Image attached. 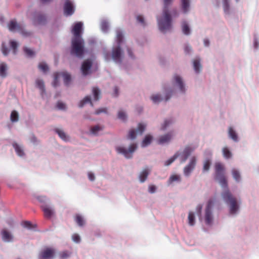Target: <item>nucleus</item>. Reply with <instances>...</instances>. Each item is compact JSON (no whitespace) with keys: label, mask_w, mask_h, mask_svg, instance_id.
Masks as SVG:
<instances>
[{"label":"nucleus","mask_w":259,"mask_h":259,"mask_svg":"<svg viewBox=\"0 0 259 259\" xmlns=\"http://www.w3.org/2000/svg\"><path fill=\"white\" fill-rule=\"evenodd\" d=\"M1 50H2V52L3 54L5 56H7L9 54V50L7 48V47L6 46L5 43H4V42L2 45Z\"/></svg>","instance_id":"obj_52"},{"label":"nucleus","mask_w":259,"mask_h":259,"mask_svg":"<svg viewBox=\"0 0 259 259\" xmlns=\"http://www.w3.org/2000/svg\"><path fill=\"white\" fill-rule=\"evenodd\" d=\"M126 115L124 112L123 111H119L118 113V118L123 121H124L126 119Z\"/></svg>","instance_id":"obj_50"},{"label":"nucleus","mask_w":259,"mask_h":259,"mask_svg":"<svg viewBox=\"0 0 259 259\" xmlns=\"http://www.w3.org/2000/svg\"><path fill=\"white\" fill-rule=\"evenodd\" d=\"M72 239L73 240L76 242V243H78L80 241V237L77 234H74L72 235Z\"/></svg>","instance_id":"obj_59"},{"label":"nucleus","mask_w":259,"mask_h":259,"mask_svg":"<svg viewBox=\"0 0 259 259\" xmlns=\"http://www.w3.org/2000/svg\"><path fill=\"white\" fill-rule=\"evenodd\" d=\"M196 164V158L193 156L191 159L189 163L184 168V175L188 177L193 170Z\"/></svg>","instance_id":"obj_10"},{"label":"nucleus","mask_w":259,"mask_h":259,"mask_svg":"<svg viewBox=\"0 0 259 259\" xmlns=\"http://www.w3.org/2000/svg\"><path fill=\"white\" fill-rule=\"evenodd\" d=\"M84 53V41L82 38H72L70 54L78 58H82Z\"/></svg>","instance_id":"obj_2"},{"label":"nucleus","mask_w":259,"mask_h":259,"mask_svg":"<svg viewBox=\"0 0 259 259\" xmlns=\"http://www.w3.org/2000/svg\"><path fill=\"white\" fill-rule=\"evenodd\" d=\"M22 225L24 227L27 228L29 229H30L32 227V224L29 221H25V222H23Z\"/></svg>","instance_id":"obj_57"},{"label":"nucleus","mask_w":259,"mask_h":259,"mask_svg":"<svg viewBox=\"0 0 259 259\" xmlns=\"http://www.w3.org/2000/svg\"><path fill=\"white\" fill-rule=\"evenodd\" d=\"M174 80L175 83L179 87L180 91L182 92H185V88H184V85L182 78L178 75H175L174 76Z\"/></svg>","instance_id":"obj_18"},{"label":"nucleus","mask_w":259,"mask_h":259,"mask_svg":"<svg viewBox=\"0 0 259 259\" xmlns=\"http://www.w3.org/2000/svg\"><path fill=\"white\" fill-rule=\"evenodd\" d=\"M102 127L99 125H96L95 126L92 127L91 128V132L92 134L94 135H96L98 132L101 130H102Z\"/></svg>","instance_id":"obj_49"},{"label":"nucleus","mask_w":259,"mask_h":259,"mask_svg":"<svg viewBox=\"0 0 259 259\" xmlns=\"http://www.w3.org/2000/svg\"><path fill=\"white\" fill-rule=\"evenodd\" d=\"M112 58L114 61L117 63L122 62V52L120 46L114 47L112 51Z\"/></svg>","instance_id":"obj_9"},{"label":"nucleus","mask_w":259,"mask_h":259,"mask_svg":"<svg viewBox=\"0 0 259 259\" xmlns=\"http://www.w3.org/2000/svg\"><path fill=\"white\" fill-rule=\"evenodd\" d=\"M152 139V137L150 135H147L145 137L144 139L143 140L142 143V147H146L147 145H149L151 143V140Z\"/></svg>","instance_id":"obj_31"},{"label":"nucleus","mask_w":259,"mask_h":259,"mask_svg":"<svg viewBox=\"0 0 259 259\" xmlns=\"http://www.w3.org/2000/svg\"><path fill=\"white\" fill-rule=\"evenodd\" d=\"M41 208L44 211V215L46 218L50 219L53 214V211L49 206L44 205L41 206Z\"/></svg>","instance_id":"obj_20"},{"label":"nucleus","mask_w":259,"mask_h":259,"mask_svg":"<svg viewBox=\"0 0 259 259\" xmlns=\"http://www.w3.org/2000/svg\"><path fill=\"white\" fill-rule=\"evenodd\" d=\"M23 50L25 54L29 57H31L35 54L34 51L27 47H24Z\"/></svg>","instance_id":"obj_43"},{"label":"nucleus","mask_w":259,"mask_h":259,"mask_svg":"<svg viewBox=\"0 0 259 259\" xmlns=\"http://www.w3.org/2000/svg\"><path fill=\"white\" fill-rule=\"evenodd\" d=\"M88 178L91 181H93L95 180V176L92 172H89Z\"/></svg>","instance_id":"obj_63"},{"label":"nucleus","mask_w":259,"mask_h":259,"mask_svg":"<svg viewBox=\"0 0 259 259\" xmlns=\"http://www.w3.org/2000/svg\"><path fill=\"white\" fill-rule=\"evenodd\" d=\"M173 136L174 135L172 133H168L164 135L161 136L159 137L157 140L158 143L159 144H163L168 143L170 141Z\"/></svg>","instance_id":"obj_15"},{"label":"nucleus","mask_w":259,"mask_h":259,"mask_svg":"<svg viewBox=\"0 0 259 259\" xmlns=\"http://www.w3.org/2000/svg\"><path fill=\"white\" fill-rule=\"evenodd\" d=\"M156 189V187L155 186L153 185H150L148 187V191L150 193H154L155 192Z\"/></svg>","instance_id":"obj_55"},{"label":"nucleus","mask_w":259,"mask_h":259,"mask_svg":"<svg viewBox=\"0 0 259 259\" xmlns=\"http://www.w3.org/2000/svg\"><path fill=\"white\" fill-rule=\"evenodd\" d=\"M232 174L233 178L235 180L236 182H238L240 181L241 179V176L238 170L235 168L232 169Z\"/></svg>","instance_id":"obj_30"},{"label":"nucleus","mask_w":259,"mask_h":259,"mask_svg":"<svg viewBox=\"0 0 259 259\" xmlns=\"http://www.w3.org/2000/svg\"><path fill=\"white\" fill-rule=\"evenodd\" d=\"M171 14L174 17H177L178 15L177 10L174 9L171 10Z\"/></svg>","instance_id":"obj_64"},{"label":"nucleus","mask_w":259,"mask_h":259,"mask_svg":"<svg viewBox=\"0 0 259 259\" xmlns=\"http://www.w3.org/2000/svg\"><path fill=\"white\" fill-rule=\"evenodd\" d=\"M123 38L122 32L118 30L116 31V41L117 42L118 45L120 46V44L122 41V39Z\"/></svg>","instance_id":"obj_35"},{"label":"nucleus","mask_w":259,"mask_h":259,"mask_svg":"<svg viewBox=\"0 0 259 259\" xmlns=\"http://www.w3.org/2000/svg\"><path fill=\"white\" fill-rule=\"evenodd\" d=\"M13 146L15 148V150L19 156H23L24 155V152L21 147L16 143H13Z\"/></svg>","instance_id":"obj_22"},{"label":"nucleus","mask_w":259,"mask_h":259,"mask_svg":"<svg viewBox=\"0 0 259 259\" xmlns=\"http://www.w3.org/2000/svg\"><path fill=\"white\" fill-rule=\"evenodd\" d=\"M70 253L67 251H64L60 252L59 257L60 259H67L70 256Z\"/></svg>","instance_id":"obj_46"},{"label":"nucleus","mask_w":259,"mask_h":259,"mask_svg":"<svg viewBox=\"0 0 259 259\" xmlns=\"http://www.w3.org/2000/svg\"><path fill=\"white\" fill-rule=\"evenodd\" d=\"M56 250L52 247L44 248L38 254V259H53L55 256Z\"/></svg>","instance_id":"obj_6"},{"label":"nucleus","mask_w":259,"mask_h":259,"mask_svg":"<svg viewBox=\"0 0 259 259\" xmlns=\"http://www.w3.org/2000/svg\"><path fill=\"white\" fill-rule=\"evenodd\" d=\"M136 131L134 129H131L129 131L127 135V138L131 140H134L136 137Z\"/></svg>","instance_id":"obj_44"},{"label":"nucleus","mask_w":259,"mask_h":259,"mask_svg":"<svg viewBox=\"0 0 259 259\" xmlns=\"http://www.w3.org/2000/svg\"><path fill=\"white\" fill-rule=\"evenodd\" d=\"M108 28V23L105 22V21L102 22V23H101V29H102V30L103 31H106L107 30Z\"/></svg>","instance_id":"obj_54"},{"label":"nucleus","mask_w":259,"mask_h":259,"mask_svg":"<svg viewBox=\"0 0 259 259\" xmlns=\"http://www.w3.org/2000/svg\"><path fill=\"white\" fill-rule=\"evenodd\" d=\"M2 239L5 242H11L13 241V236L10 232L6 230L2 231Z\"/></svg>","instance_id":"obj_17"},{"label":"nucleus","mask_w":259,"mask_h":259,"mask_svg":"<svg viewBox=\"0 0 259 259\" xmlns=\"http://www.w3.org/2000/svg\"><path fill=\"white\" fill-rule=\"evenodd\" d=\"M47 18L45 15L41 13H37L34 16L33 23L34 25H42L45 24Z\"/></svg>","instance_id":"obj_13"},{"label":"nucleus","mask_w":259,"mask_h":259,"mask_svg":"<svg viewBox=\"0 0 259 259\" xmlns=\"http://www.w3.org/2000/svg\"><path fill=\"white\" fill-rule=\"evenodd\" d=\"M56 133L58 134L59 137L63 140L65 141H67L69 140V137L66 135L65 133L60 128H56L55 130Z\"/></svg>","instance_id":"obj_21"},{"label":"nucleus","mask_w":259,"mask_h":259,"mask_svg":"<svg viewBox=\"0 0 259 259\" xmlns=\"http://www.w3.org/2000/svg\"><path fill=\"white\" fill-rule=\"evenodd\" d=\"M149 175V170L147 169H144L140 174L139 176V179L141 181V182L143 183L144 182L148 176Z\"/></svg>","instance_id":"obj_25"},{"label":"nucleus","mask_w":259,"mask_h":259,"mask_svg":"<svg viewBox=\"0 0 259 259\" xmlns=\"http://www.w3.org/2000/svg\"><path fill=\"white\" fill-rule=\"evenodd\" d=\"M213 200L212 199H209L207 202L205 209V221L206 224L208 225L211 224L213 220L211 209L213 205Z\"/></svg>","instance_id":"obj_8"},{"label":"nucleus","mask_w":259,"mask_h":259,"mask_svg":"<svg viewBox=\"0 0 259 259\" xmlns=\"http://www.w3.org/2000/svg\"><path fill=\"white\" fill-rule=\"evenodd\" d=\"M10 119L12 122H17L19 120V115L18 112L15 111L13 110L12 111L11 116H10Z\"/></svg>","instance_id":"obj_33"},{"label":"nucleus","mask_w":259,"mask_h":259,"mask_svg":"<svg viewBox=\"0 0 259 259\" xmlns=\"http://www.w3.org/2000/svg\"><path fill=\"white\" fill-rule=\"evenodd\" d=\"M182 9L184 13L188 12L189 7V0H181Z\"/></svg>","instance_id":"obj_36"},{"label":"nucleus","mask_w":259,"mask_h":259,"mask_svg":"<svg viewBox=\"0 0 259 259\" xmlns=\"http://www.w3.org/2000/svg\"><path fill=\"white\" fill-rule=\"evenodd\" d=\"M151 99L154 103H158L161 101V98L159 94L152 95L151 97Z\"/></svg>","instance_id":"obj_45"},{"label":"nucleus","mask_w":259,"mask_h":259,"mask_svg":"<svg viewBox=\"0 0 259 259\" xmlns=\"http://www.w3.org/2000/svg\"><path fill=\"white\" fill-rule=\"evenodd\" d=\"M137 21L141 23L142 25H143L144 26L145 25V22H144V18L142 17V16L141 15H139L137 17Z\"/></svg>","instance_id":"obj_58"},{"label":"nucleus","mask_w":259,"mask_h":259,"mask_svg":"<svg viewBox=\"0 0 259 259\" xmlns=\"http://www.w3.org/2000/svg\"><path fill=\"white\" fill-rule=\"evenodd\" d=\"M215 180L218 181L223 187H227V181L224 175L225 168L223 164L217 162L215 164Z\"/></svg>","instance_id":"obj_4"},{"label":"nucleus","mask_w":259,"mask_h":259,"mask_svg":"<svg viewBox=\"0 0 259 259\" xmlns=\"http://www.w3.org/2000/svg\"><path fill=\"white\" fill-rule=\"evenodd\" d=\"M188 219L189 225L193 226L195 224V215L193 212H189Z\"/></svg>","instance_id":"obj_37"},{"label":"nucleus","mask_w":259,"mask_h":259,"mask_svg":"<svg viewBox=\"0 0 259 259\" xmlns=\"http://www.w3.org/2000/svg\"><path fill=\"white\" fill-rule=\"evenodd\" d=\"M57 107L59 109L63 110L65 109V104L61 102H58L57 104Z\"/></svg>","instance_id":"obj_56"},{"label":"nucleus","mask_w":259,"mask_h":259,"mask_svg":"<svg viewBox=\"0 0 259 259\" xmlns=\"http://www.w3.org/2000/svg\"><path fill=\"white\" fill-rule=\"evenodd\" d=\"M222 196L224 200L230 205V213H235L239 208L236 199L232 196L229 190L224 192Z\"/></svg>","instance_id":"obj_3"},{"label":"nucleus","mask_w":259,"mask_h":259,"mask_svg":"<svg viewBox=\"0 0 259 259\" xmlns=\"http://www.w3.org/2000/svg\"><path fill=\"white\" fill-rule=\"evenodd\" d=\"M182 29L184 34L189 35L190 33V29L188 23L183 21L182 23Z\"/></svg>","instance_id":"obj_23"},{"label":"nucleus","mask_w":259,"mask_h":259,"mask_svg":"<svg viewBox=\"0 0 259 259\" xmlns=\"http://www.w3.org/2000/svg\"><path fill=\"white\" fill-rule=\"evenodd\" d=\"M223 154L224 157L226 159L231 158L232 154L231 151L227 147H224L222 149Z\"/></svg>","instance_id":"obj_29"},{"label":"nucleus","mask_w":259,"mask_h":259,"mask_svg":"<svg viewBox=\"0 0 259 259\" xmlns=\"http://www.w3.org/2000/svg\"><path fill=\"white\" fill-rule=\"evenodd\" d=\"M93 93L94 95V100H98L99 99L100 91L97 88H93Z\"/></svg>","instance_id":"obj_47"},{"label":"nucleus","mask_w":259,"mask_h":259,"mask_svg":"<svg viewBox=\"0 0 259 259\" xmlns=\"http://www.w3.org/2000/svg\"><path fill=\"white\" fill-rule=\"evenodd\" d=\"M181 181V178L180 176L178 175H173L169 177L168 180V184H171L174 182H180Z\"/></svg>","instance_id":"obj_28"},{"label":"nucleus","mask_w":259,"mask_h":259,"mask_svg":"<svg viewBox=\"0 0 259 259\" xmlns=\"http://www.w3.org/2000/svg\"><path fill=\"white\" fill-rule=\"evenodd\" d=\"M202 208V205L201 204H199L196 207V211L198 215H200L201 213V210Z\"/></svg>","instance_id":"obj_61"},{"label":"nucleus","mask_w":259,"mask_h":259,"mask_svg":"<svg viewBox=\"0 0 259 259\" xmlns=\"http://www.w3.org/2000/svg\"><path fill=\"white\" fill-rule=\"evenodd\" d=\"M228 134L230 138H231L233 140H234L235 142L237 141V135L232 127H229Z\"/></svg>","instance_id":"obj_26"},{"label":"nucleus","mask_w":259,"mask_h":259,"mask_svg":"<svg viewBox=\"0 0 259 259\" xmlns=\"http://www.w3.org/2000/svg\"><path fill=\"white\" fill-rule=\"evenodd\" d=\"M223 3L224 12L226 13H229L230 9L229 0H223Z\"/></svg>","instance_id":"obj_41"},{"label":"nucleus","mask_w":259,"mask_h":259,"mask_svg":"<svg viewBox=\"0 0 259 259\" xmlns=\"http://www.w3.org/2000/svg\"><path fill=\"white\" fill-rule=\"evenodd\" d=\"M10 46H11V48L13 50L14 54L15 55L17 53V48L18 47V45H17V42L15 41H10Z\"/></svg>","instance_id":"obj_51"},{"label":"nucleus","mask_w":259,"mask_h":259,"mask_svg":"<svg viewBox=\"0 0 259 259\" xmlns=\"http://www.w3.org/2000/svg\"><path fill=\"white\" fill-rule=\"evenodd\" d=\"M7 70V64L5 63L0 64V76L2 77H5L7 76L6 71Z\"/></svg>","instance_id":"obj_24"},{"label":"nucleus","mask_w":259,"mask_h":259,"mask_svg":"<svg viewBox=\"0 0 259 259\" xmlns=\"http://www.w3.org/2000/svg\"><path fill=\"white\" fill-rule=\"evenodd\" d=\"M137 148L136 144H131L128 149H126L125 148L117 146L116 147V150L117 153L123 154L126 158H131L133 156V154Z\"/></svg>","instance_id":"obj_5"},{"label":"nucleus","mask_w":259,"mask_h":259,"mask_svg":"<svg viewBox=\"0 0 259 259\" xmlns=\"http://www.w3.org/2000/svg\"><path fill=\"white\" fill-rule=\"evenodd\" d=\"M74 12L73 3L70 0H66L64 5V13L66 16H71Z\"/></svg>","instance_id":"obj_11"},{"label":"nucleus","mask_w":259,"mask_h":259,"mask_svg":"<svg viewBox=\"0 0 259 259\" xmlns=\"http://www.w3.org/2000/svg\"><path fill=\"white\" fill-rule=\"evenodd\" d=\"M102 112L106 113L107 112V109L106 108H101V109H97L95 111V114H100L101 113H102Z\"/></svg>","instance_id":"obj_60"},{"label":"nucleus","mask_w":259,"mask_h":259,"mask_svg":"<svg viewBox=\"0 0 259 259\" xmlns=\"http://www.w3.org/2000/svg\"><path fill=\"white\" fill-rule=\"evenodd\" d=\"M193 150V149L189 146H187L185 148L180 158L181 163H183L186 161Z\"/></svg>","instance_id":"obj_16"},{"label":"nucleus","mask_w":259,"mask_h":259,"mask_svg":"<svg viewBox=\"0 0 259 259\" xmlns=\"http://www.w3.org/2000/svg\"><path fill=\"white\" fill-rule=\"evenodd\" d=\"M172 123V121L171 120H165L164 121V123L162 125L161 129L162 130H164L166 129L167 126H168L170 123Z\"/></svg>","instance_id":"obj_53"},{"label":"nucleus","mask_w":259,"mask_h":259,"mask_svg":"<svg viewBox=\"0 0 259 259\" xmlns=\"http://www.w3.org/2000/svg\"><path fill=\"white\" fill-rule=\"evenodd\" d=\"M59 75L60 74H59V73H56L54 74V75H55V79H54V83H53V85L54 87H56L57 85V82L58 81V78L59 77Z\"/></svg>","instance_id":"obj_62"},{"label":"nucleus","mask_w":259,"mask_h":259,"mask_svg":"<svg viewBox=\"0 0 259 259\" xmlns=\"http://www.w3.org/2000/svg\"><path fill=\"white\" fill-rule=\"evenodd\" d=\"M87 103H90L92 106H93V104L91 101V99L90 96L85 97L83 100L80 101L79 104V107H82L84 104Z\"/></svg>","instance_id":"obj_27"},{"label":"nucleus","mask_w":259,"mask_h":259,"mask_svg":"<svg viewBox=\"0 0 259 259\" xmlns=\"http://www.w3.org/2000/svg\"><path fill=\"white\" fill-rule=\"evenodd\" d=\"M211 162L210 160L207 159L204 160L203 165V171H208L210 168Z\"/></svg>","instance_id":"obj_32"},{"label":"nucleus","mask_w":259,"mask_h":259,"mask_svg":"<svg viewBox=\"0 0 259 259\" xmlns=\"http://www.w3.org/2000/svg\"><path fill=\"white\" fill-rule=\"evenodd\" d=\"M172 0H163L164 7L161 17L157 18L160 30L163 32L169 30L171 27V16L168 11V6Z\"/></svg>","instance_id":"obj_1"},{"label":"nucleus","mask_w":259,"mask_h":259,"mask_svg":"<svg viewBox=\"0 0 259 259\" xmlns=\"http://www.w3.org/2000/svg\"><path fill=\"white\" fill-rule=\"evenodd\" d=\"M62 75L63 77L64 83L67 85H68L71 81L70 75L66 73H62Z\"/></svg>","instance_id":"obj_39"},{"label":"nucleus","mask_w":259,"mask_h":259,"mask_svg":"<svg viewBox=\"0 0 259 259\" xmlns=\"http://www.w3.org/2000/svg\"><path fill=\"white\" fill-rule=\"evenodd\" d=\"M75 221L79 226H82L84 224L83 218L78 214L75 217Z\"/></svg>","instance_id":"obj_38"},{"label":"nucleus","mask_w":259,"mask_h":259,"mask_svg":"<svg viewBox=\"0 0 259 259\" xmlns=\"http://www.w3.org/2000/svg\"><path fill=\"white\" fill-rule=\"evenodd\" d=\"M92 62L89 59H87L83 62L81 70L83 75H87L89 74V72L92 67Z\"/></svg>","instance_id":"obj_14"},{"label":"nucleus","mask_w":259,"mask_h":259,"mask_svg":"<svg viewBox=\"0 0 259 259\" xmlns=\"http://www.w3.org/2000/svg\"><path fill=\"white\" fill-rule=\"evenodd\" d=\"M8 27L11 31H15L17 30L25 36H29L31 34L30 32L25 31L23 27L21 25L18 24L15 20H11L8 24Z\"/></svg>","instance_id":"obj_7"},{"label":"nucleus","mask_w":259,"mask_h":259,"mask_svg":"<svg viewBox=\"0 0 259 259\" xmlns=\"http://www.w3.org/2000/svg\"><path fill=\"white\" fill-rule=\"evenodd\" d=\"M145 127H146L145 125L142 124V123H139L138 126V128H137V133L139 134L140 135H142L143 134V133L144 132Z\"/></svg>","instance_id":"obj_48"},{"label":"nucleus","mask_w":259,"mask_h":259,"mask_svg":"<svg viewBox=\"0 0 259 259\" xmlns=\"http://www.w3.org/2000/svg\"><path fill=\"white\" fill-rule=\"evenodd\" d=\"M179 156L178 153H176L172 157L170 158L169 159L165 162L164 165L165 166H168L172 163Z\"/></svg>","instance_id":"obj_40"},{"label":"nucleus","mask_w":259,"mask_h":259,"mask_svg":"<svg viewBox=\"0 0 259 259\" xmlns=\"http://www.w3.org/2000/svg\"><path fill=\"white\" fill-rule=\"evenodd\" d=\"M38 68L44 72H46L49 70V67L48 65L44 62H41L39 64Z\"/></svg>","instance_id":"obj_42"},{"label":"nucleus","mask_w":259,"mask_h":259,"mask_svg":"<svg viewBox=\"0 0 259 259\" xmlns=\"http://www.w3.org/2000/svg\"><path fill=\"white\" fill-rule=\"evenodd\" d=\"M82 27V23L81 22L75 24L72 30L74 35L73 38H82L81 37Z\"/></svg>","instance_id":"obj_12"},{"label":"nucleus","mask_w":259,"mask_h":259,"mask_svg":"<svg viewBox=\"0 0 259 259\" xmlns=\"http://www.w3.org/2000/svg\"><path fill=\"white\" fill-rule=\"evenodd\" d=\"M36 86L40 90L42 97L46 94L44 82L42 79H37L35 81Z\"/></svg>","instance_id":"obj_19"},{"label":"nucleus","mask_w":259,"mask_h":259,"mask_svg":"<svg viewBox=\"0 0 259 259\" xmlns=\"http://www.w3.org/2000/svg\"><path fill=\"white\" fill-rule=\"evenodd\" d=\"M193 67L196 72L199 73L201 68V65L200 64V60L199 59H195L193 61Z\"/></svg>","instance_id":"obj_34"}]
</instances>
